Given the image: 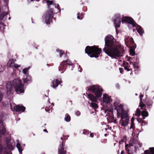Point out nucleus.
<instances>
[{
    "instance_id": "nucleus-20",
    "label": "nucleus",
    "mask_w": 154,
    "mask_h": 154,
    "mask_svg": "<svg viewBox=\"0 0 154 154\" xmlns=\"http://www.w3.org/2000/svg\"><path fill=\"white\" fill-rule=\"evenodd\" d=\"M5 131L6 129L2 121H0V134H3Z\"/></svg>"
},
{
    "instance_id": "nucleus-12",
    "label": "nucleus",
    "mask_w": 154,
    "mask_h": 154,
    "mask_svg": "<svg viewBox=\"0 0 154 154\" xmlns=\"http://www.w3.org/2000/svg\"><path fill=\"white\" fill-rule=\"evenodd\" d=\"M7 66L13 69L14 68H17L20 66V65L15 64L13 60L12 59L9 60L7 63Z\"/></svg>"
},
{
    "instance_id": "nucleus-9",
    "label": "nucleus",
    "mask_w": 154,
    "mask_h": 154,
    "mask_svg": "<svg viewBox=\"0 0 154 154\" xmlns=\"http://www.w3.org/2000/svg\"><path fill=\"white\" fill-rule=\"evenodd\" d=\"M67 64L69 65H73L72 63L68 59L66 61L63 60L60 65L58 69L61 73H63L65 71Z\"/></svg>"
},
{
    "instance_id": "nucleus-55",
    "label": "nucleus",
    "mask_w": 154,
    "mask_h": 154,
    "mask_svg": "<svg viewBox=\"0 0 154 154\" xmlns=\"http://www.w3.org/2000/svg\"><path fill=\"white\" fill-rule=\"evenodd\" d=\"M116 86L118 88V87L119 86V85L118 84H117L116 85Z\"/></svg>"
},
{
    "instance_id": "nucleus-13",
    "label": "nucleus",
    "mask_w": 154,
    "mask_h": 154,
    "mask_svg": "<svg viewBox=\"0 0 154 154\" xmlns=\"http://www.w3.org/2000/svg\"><path fill=\"white\" fill-rule=\"evenodd\" d=\"M65 146V143L63 141L62 142V145H60L58 149V154H66V151L64 150V146Z\"/></svg>"
},
{
    "instance_id": "nucleus-47",
    "label": "nucleus",
    "mask_w": 154,
    "mask_h": 154,
    "mask_svg": "<svg viewBox=\"0 0 154 154\" xmlns=\"http://www.w3.org/2000/svg\"><path fill=\"white\" fill-rule=\"evenodd\" d=\"M134 117H132L131 119V123H134Z\"/></svg>"
},
{
    "instance_id": "nucleus-39",
    "label": "nucleus",
    "mask_w": 154,
    "mask_h": 154,
    "mask_svg": "<svg viewBox=\"0 0 154 154\" xmlns=\"http://www.w3.org/2000/svg\"><path fill=\"white\" fill-rule=\"evenodd\" d=\"M134 128L135 125L134 123H131V126L129 128L130 129H132L133 130H134Z\"/></svg>"
},
{
    "instance_id": "nucleus-25",
    "label": "nucleus",
    "mask_w": 154,
    "mask_h": 154,
    "mask_svg": "<svg viewBox=\"0 0 154 154\" xmlns=\"http://www.w3.org/2000/svg\"><path fill=\"white\" fill-rule=\"evenodd\" d=\"M55 2V1L54 0L50 1L49 0H46V2L47 3L48 8H49L50 5L53 4L54 5Z\"/></svg>"
},
{
    "instance_id": "nucleus-2",
    "label": "nucleus",
    "mask_w": 154,
    "mask_h": 154,
    "mask_svg": "<svg viewBox=\"0 0 154 154\" xmlns=\"http://www.w3.org/2000/svg\"><path fill=\"white\" fill-rule=\"evenodd\" d=\"M113 104L115 107V109L117 111V117H121L119 124L124 127L127 126L129 123V119L127 112L124 110L123 105L117 101L114 102Z\"/></svg>"
},
{
    "instance_id": "nucleus-58",
    "label": "nucleus",
    "mask_w": 154,
    "mask_h": 154,
    "mask_svg": "<svg viewBox=\"0 0 154 154\" xmlns=\"http://www.w3.org/2000/svg\"><path fill=\"white\" fill-rule=\"evenodd\" d=\"M121 142H123V140H121Z\"/></svg>"
},
{
    "instance_id": "nucleus-57",
    "label": "nucleus",
    "mask_w": 154,
    "mask_h": 154,
    "mask_svg": "<svg viewBox=\"0 0 154 154\" xmlns=\"http://www.w3.org/2000/svg\"><path fill=\"white\" fill-rule=\"evenodd\" d=\"M63 137H61L60 138L61 140H63Z\"/></svg>"
},
{
    "instance_id": "nucleus-4",
    "label": "nucleus",
    "mask_w": 154,
    "mask_h": 154,
    "mask_svg": "<svg viewBox=\"0 0 154 154\" xmlns=\"http://www.w3.org/2000/svg\"><path fill=\"white\" fill-rule=\"evenodd\" d=\"M103 51L112 58H119L121 56L120 49L116 45L108 48L105 47Z\"/></svg>"
},
{
    "instance_id": "nucleus-34",
    "label": "nucleus",
    "mask_w": 154,
    "mask_h": 154,
    "mask_svg": "<svg viewBox=\"0 0 154 154\" xmlns=\"http://www.w3.org/2000/svg\"><path fill=\"white\" fill-rule=\"evenodd\" d=\"M59 53V55L60 57H61L64 54V52L63 50H60L59 49H57L56 50Z\"/></svg>"
},
{
    "instance_id": "nucleus-5",
    "label": "nucleus",
    "mask_w": 154,
    "mask_h": 154,
    "mask_svg": "<svg viewBox=\"0 0 154 154\" xmlns=\"http://www.w3.org/2000/svg\"><path fill=\"white\" fill-rule=\"evenodd\" d=\"M85 52L91 57H98L101 51V49L99 48L97 46L86 47Z\"/></svg>"
},
{
    "instance_id": "nucleus-11",
    "label": "nucleus",
    "mask_w": 154,
    "mask_h": 154,
    "mask_svg": "<svg viewBox=\"0 0 154 154\" xmlns=\"http://www.w3.org/2000/svg\"><path fill=\"white\" fill-rule=\"evenodd\" d=\"M102 101L103 103H109L111 101H112L111 97L107 94H105L103 95V97L102 99Z\"/></svg>"
},
{
    "instance_id": "nucleus-53",
    "label": "nucleus",
    "mask_w": 154,
    "mask_h": 154,
    "mask_svg": "<svg viewBox=\"0 0 154 154\" xmlns=\"http://www.w3.org/2000/svg\"><path fill=\"white\" fill-rule=\"evenodd\" d=\"M108 129V128L106 126V127L104 129H103V130L104 131V129L105 131H106Z\"/></svg>"
},
{
    "instance_id": "nucleus-62",
    "label": "nucleus",
    "mask_w": 154,
    "mask_h": 154,
    "mask_svg": "<svg viewBox=\"0 0 154 154\" xmlns=\"http://www.w3.org/2000/svg\"><path fill=\"white\" fill-rule=\"evenodd\" d=\"M104 135H105V136H106L107 135V134H104Z\"/></svg>"
},
{
    "instance_id": "nucleus-40",
    "label": "nucleus",
    "mask_w": 154,
    "mask_h": 154,
    "mask_svg": "<svg viewBox=\"0 0 154 154\" xmlns=\"http://www.w3.org/2000/svg\"><path fill=\"white\" fill-rule=\"evenodd\" d=\"M89 133V131L87 129L84 130L83 133L87 135Z\"/></svg>"
},
{
    "instance_id": "nucleus-33",
    "label": "nucleus",
    "mask_w": 154,
    "mask_h": 154,
    "mask_svg": "<svg viewBox=\"0 0 154 154\" xmlns=\"http://www.w3.org/2000/svg\"><path fill=\"white\" fill-rule=\"evenodd\" d=\"M67 116L65 117V120L66 122H69L70 120V117L67 114Z\"/></svg>"
},
{
    "instance_id": "nucleus-10",
    "label": "nucleus",
    "mask_w": 154,
    "mask_h": 154,
    "mask_svg": "<svg viewBox=\"0 0 154 154\" xmlns=\"http://www.w3.org/2000/svg\"><path fill=\"white\" fill-rule=\"evenodd\" d=\"M106 109V110L105 112L106 113V116H107V119L111 121H113L115 119L113 114L112 107H111L109 108H107Z\"/></svg>"
},
{
    "instance_id": "nucleus-59",
    "label": "nucleus",
    "mask_w": 154,
    "mask_h": 154,
    "mask_svg": "<svg viewBox=\"0 0 154 154\" xmlns=\"http://www.w3.org/2000/svg\"><path fill=\"white\" fill-rule=\"evenodd\" d=\"M11 109H12V106H11Z\"/></svg>"
},
{
    "instance_id": "nucleus-24",
    "label": "nucleus",
    "mask_w": 154,
    "mask_h": 154,
    "mask_svg": "<svg viewBox=\"0 0 154 154\" xmlns=\"http://www.w3.org/2000/svg\"><path fill=\"white\" fill-rule=\"evenodd\" d=\"M30 67H29L28 68L24 69L22 71V73L23 75V76H26L29 75L28 70L29 69Z\"/></svg>"
},
{
    "instance_id": "nucleus-44",
    "label": "nucleus",
    "mask_w": 154,
    "mask_h": 154,
    "mask_svg": "<svg viewBox=\"0 0 154 154\" xmlns=\"http://www.w3.org/2000/svg\"><path fill=\"white\" fill-rule=\"evenodd\" d=\"M45 110L47 112H49L50 111V109L48 107H46L45 108Z\"/></svg>"
},
{
    "instance_id": "nucleus-41",
    "label": "nucleus",
    "mask_w": 154,
    "mask_h": 154,
    "mask_svg": "<svg viewBox=\"0 0 154 154\" xmlns=\"http://www.w3.org/2000/svg\"><path fill=\"white\" fill-rule=\"evenodd\" d=\"M133 66L134 67L135 71L136 70H137L138 68L139 67L138 66H136V65H134V64H133Z\"/></svg>"
},
{
    "instance_id": "nucleus-28",
    "label": "nucleus",
    "mask_w": 154,
    "mask_h": 154,
    "mask_svg": "<svg viewBox=\"0 0 154 154\" xmlns=\"http://www.w3.org/2000/svg\"><path fill=\"white\" fill-rule=\"evenodd\" d=\"M3 88L2 86H0V102L2 100L3 96Z\"/></svg>"
},
{
    "instance_id": "nucleus-46",
    "label": "nucleus",
    "mask_w": 154,
    "mask_h": 154,
    "mask_svg": "<svg viewBox=\"0 0 154 154\" xmlns=\"http://www.w3.org/2000/svg\"><path fill=\"white\" fill-rule=\"evenodd\" d=\"M75 113H76V115L77 116H79L80 115V112L79 111H76V112H75Z\"/></svg>"
},
{
    "instance_id": "nucleus-54",
    "label": "nucleus",
    "mask_w": 154,
    "mask_h": 154,
    "mask_svg": "<svg viewBox=\"0 0 154 154\" xmlns=\"http://www.w3.org/2000/svg\"><path fill=\"white\" fill-rule=\"evenodd\" d=\"M43 131H44V132H48V131H47V130L46 129H44L43 130Z\"/></svg>"
},
{
    "instance_id": "nucleus-23",
    "label": "nucleus",
    "mask_w": 154,
    "mask_h": 154,
    "mask_svg": "<svg viewBox=\"0 0 154 154\" xmlns=\"http://www.w3.org/2000/svg\"><path fill=\"white\" fill-rule=\"evenodd\" d=\"M149 150H147L144 151L145 154H154V147L150 148Z\"/></svg>"
},
{
    "instance_id": "nucleus-64",
    "label": "nucleus",
    "mask_w": 154,
    "mask_h": 154,
    "mask_svg": "<svg viewBox=\"0 0 154 154\" xmlns=\"http://www.w3.org/2000/svg\"><path fill=\"white\" fill-rule=\"evenodd\" d=\"M30 0L31 1H33L34 0Z\"/></svg>"
},
{
    "instance_id": "nucleus-45",
    "label": "nucleus",
    "mask_w": 154,
    "mask_h": 154,
    "mask_svg": "<svg viewBox=\"0 0 154 154\" xmlns=\"http://www.w3.org/2000/svg\"><path fill=\"white\" fill-rule=\"evenodd\" d=\"M141 122L142 123V125H144L146 123V122L143 120H142Z\"/></svg>"
},
{
    "instance_id": "nucleus-36",
    "label": "nucleus",
    "mask_w": 154,
    "mask_h": 154,
    "mask_svg": "<svg viewBox=\"0 0 154 154\" xmlns=\"http://www.w3.org/2000/svg\"><path fill=\"white\" fill-rule=\"evenodd\" d=\"M140 111L139 109H137L135 113V115L137 116H139L140 115Z\"/></svg>"
},
{
    "instance_id": "nucleus-42",
    "label": "nucleus",
    "mask_w": 154,
    "mask_h": 154,
    "mask_svg": "<svg viewBox=\"0 0 154 154\" xmlns=\"http://www.w3.org/2000/svg\"><path fill=\"white\" fill-rule=\"evenodd\" d=\"M53 5L54 6L55 8H57L58 9H60V7L58 4L54 3Z\"/></svg>"
},
{
    "instance_id": "nucleus-35",
    "label": "nucleus",
    "mask_w": 154,
    "mask_h": 154,
    "mask_svg": "<svg viewBox=\"0 0 154 154\" xmlns=\"http://www.w3.org/2000/svg\"><path fill=\"white\" fill-rule=\"evenodd\" d=\"M153 103L152 101L151 100H149L146 103V104L148 106L151 105Z\"/></svg>"
},
{
    "instance_id": "nucleus-50",
    "label": "nucleus",
    "mask_w": 154,
    "mask_h": 154,
    "mask_svg": "<svg viewBox=\"0 0 154 154\" xmlns=\"http://www.w3.org/2000/svg\"><path fill=\"white\" fill-rule=\"evenodd\" d=\"M68 136H64L63 139L65 140H66L67 139V137H68Z\"/></svg>"
},
{
    "instance_id": "nucleus-48",
    "label": "nucleus",
    "mask_w": 154,
    "mask_h": 154,
    "mask_svg": "<svg viewBox=\"0 0 154 154\" xmlns=\"http://www.w3.org/2000/svg\"><path fill=\"white\" fill-rule=\"evenodd\" d=\"M119 69L120 72L121 73H122L123 71V69L122 68H119Z\"/></svg>"
},
{
    "instance_id": "nucleus-14",
    "label": "nucleus",
    "mask_w": 154,
    "mask_h": 154,
    "mask_svg": "<svg viewBox=\"0 0 154 154\" xmlns=\"http://www.w3.org/2000/svg\"><path fill=\"white\" fill-rule=\"evenodd\" d=\"M125 43L127 46H128L129 44H132L134 43L132 38L131 37L128 36H125Z\"/></svg>"
},
{
    "instance_id": "nucleus-37",
    "label": "nucleus",
    "mask_w": 154,
    "mask_h": 154,
    "mask_svg": "<svg viewBox=\"0 0 154 154\" xmlns=\"http://www.w3.org/2000/svg\"><path fill=\"white\" fill-rule=\"evenodd\" d=\"M130 54L131 56H134L135 55V52L132 49L130 50Z\"/></svg>"
},
{
    "instance_id": "nucleus-3",
    "label": "nucleus",
    "mask_w": 154,
    "mask_h": 154,
    "mask_svg": "<svg viewBox=\"0 0 154 154\" xmlns=\"http://www.w3.org/2000/svg\"><path fill=\"white\" fill-rule=\"evenodd\" d=\"M7 93L8 95H10L12 92L13 88L15 89L18 94L24 93V85L22 84L21 80L18 79H14L12 81L8 82L7 84Z\"/></svg>"
},
{
    "instance_id": "nucleus-63",
    "label": "nucleus",
    "mask_w": 154,
    "mask_h": 154,
    "mask_svg": "<svg viewBox=\"0 0 154 154\" xmlns=\"http://www.w3.org/2000/svg\"><path fill=\"white\" fill-rule=\"evenodd\" d=\"M10 18H10V17L8 19L9 20H10Z\"/></svg>"
},
{
    "instance_id": "nucleus-61",
    "label": "nucleus",
    "mask_w": 154,
    "mask_h": 154,
    "mask_svg": "<svg viewBox=\"0 0 154 154\" xmlns=\"http://www.w3.org/2000/svg\"><path fill=\"white\" fill-rule=\"evenodd\" d=\"M135 95L136 96H137V93L135 94Z\"/></svg>"
},
{
    "instance_id": "nucleus-38",
    "label": "nucleus",
    "mask_w": 154,
    "mask_h": 154,
    "mask_svg": "<svg viewBox=\"0 0 154 154\" xmlns=\"http://www.w3.org/2000/svg\"><path fill=\"white\" fill-rule=\"evenodd\" d=\"M79 13L77 14V18L79 19L82 20L83 17V14L82 13L81 14V15L80 16H79Z\"/></svg>"
},
{
    "instance_id": "nucleus-51",
    "label": "nucleus",
    "mask_w": 154,
    "mask_h": 154,
    "mask_svg": "<svg viewBox=\"0 0 154 154\" xmlns=\"http://www.w3.org/2000/svg\"><path fill=\"white\" fill-rule=\"evenodd\" d=\"M137 121L139 122H141V121L142 120L141 119H140V118H139V119H137Z\"/></svg>"
},
{
    "instance_id": "nucleus-6",
    "label": "nucleus",
    "mask_w": 154,
    "mask_h": 154,
    "mask_svg": "<svg viewBox=\"0 0 154 154\" xmlns=\"http://www.w3.org/2000/svg\"><path fill=\"white\" fill-rule=\"evenodd\" d=\"M54 14L53 10L52 9H50L44 14L43 18L47 24L48 25L50 24L52 22L53 19L55 20V18L53 17Z\"/></svg>"
},
{
    "instance_id": "nucleus-7",
    "label": "nucleus",
    "mask_w": 154,
    "mask_h": 154,
    "mask_svg": "<svg viewBox=\"0 0 154 154\" xmlns=\"http://www.w3.org/2000/svg\"><path fill=\"white\" fill-rule=\"evenodd\" d=\"M88 90L94 93L97 97H101L103 91L102 89L98 85H93L88 88Z\"/></svg>"
},
{
    "instance_id": "nucleus-49",
    "label": "nucleus",
    "mask_w": 154,
    "mask_h": 154,
    "mask_svg": "<svg viewBox=\"0 0 154 154\" xmlns=\"http://www.w3.org/2000/svg\"><path fill=\"white\" fill-rule=\"evenodd\" d=\"M90 136L91 137H94V134L93 133H91L90 134Z\"/></svg>"
},
{
    "instance_id": "nucleus-27",
    "label": "nucleus",
    "mask_w": 154,
    "mask_h": 154,
    "mask_svg": "<svg viewBox=\"0 0 154 154\" xmlns=\"http://www.w3.org/2000/svg\"><path fill=\"white\" fill-rule=\"evenodd\" d=\"M143 117H147L149 115V114L148 112L146 111V109H145L144 110H143L141 114Z\"/></svg>"
},
{
    "instance_id": "nucleus-56",
    "label": "nucleus",
    "mask_w": 154,
    "mask_h": 154,
    "mask_svg": "<svg viewBox=\"0 0 154 154\" xmlns=\"http://www.w3.org/2000/svg\"><path fill=\"white\" fill-rule=\"evenodd\" d=\"M130 64H131H131H132L133 65V63H132V62H130Z\"/></svg>"
},
{
    "instance_id": "nucleus-15",
    "label": "nucleus",
    "mask_w": 154,
    "mask_h": 154,
    "mask_svg": "<svg viewBox=\"0 0 154 154\" xmlns=\"http://www.w3.org/2000/svg\"><path fill=\"white\" fill-rule=\"evenodd\" d=\"M17 143L16 144V147L18 150L20 154H22V152L23 149V147L25 146V144H23L21 145L20 143L18 140H17Z\"/></svg>"
},
{
    "instance_id": "nucleus-16",
    "label": "nucleus",
    "mask_w": 154,
    "mask_h": 154,
    "mask_svg": "<svg viewBox=\"0 0 154 154\" xmlns=\"http://www.w3.org/2000/svg\"><path fill=\"white\" fill-rule=\"evenodd\" d=\"M14 108L17 112H23L25 109V108L22 105H18L16 106H14Z\"/></svg>"
},
{
    "instance_id": "nucleus-17",
    "label": "nucleus",
    "mask_w": 154,
    "mask_h": 154,
    "mask_svg": "<svg viewBox=\"0 0 154 154\" xmlns=\"http://www.w3.org/2000/svg\"><path fill=\"white\" fill-rule=\"evenodd\" d=\"M62 82L61 81H59L57 79L53 80L51 83V86L53 88H56Z\"/></svg>"
},
{
    "instance_id": "nucleus-22",
    "label": "nucleus",
    "mask_w": 154,
    "mask_h": 154,
    "mask_svg": "<svg viewBox=\"0 0 154 154\" xmlns=\"http://www.w3.org/2000/svg\"><path fill=\"white\" fill-rule=\"evenodd\" d=\"M131 146H134L136 148H137L139 147H141L142 146L141 144L140 143L139 141L137 140L134 141L133 144L131 145Z\"/></svg>"
},
{
    "instance_id": "nucleus-19",
    "label": "nucleus",
    "mask_w": 154,
    "mask_h": 154,
    "mask_svg": "<svg viewBox=\"0 0 154 154\" xmlns=\"http://www.w3.org/2000/svg\"><path fill=\"white\" fill-rule=\"evenodd\" d=\"M0 154H12L9 153L8 150L5 148H3L2 145L0 144Z\"/></svg>"
},
{
    "instance_id": "nucleus-1",
    "label": "nucleus",
    "mask_w": 154,
    "mask_h": 154,
    "mask_svg": "<svg viewBox=\"0 0 154 154\" xmlns=\"http://www.w3.org/2000/svg\"><path fill=\"white\" fill-rule=\"evenodd\" d=\"M115 17L113 21L116 29L117 28L120 27V25L122 21V23L124 22L128 23V24L129 27H136L137 31L140 35L142 36L143 33H144V31L142 27L137 24L131 17H124L123 15H121L119 14H115Z\"/></svg>"
},
{
    "instance_id": "nucleus-18",
    "label": "nucleus",
    "mask_w": 154,
    "mask_h": 154,
    "mask_svg": "<svg viewBox=\"0 0 154 154\" xmlns=\"http://www.w3.org/2000/svg\"><path fill=\"white\" fill-rule=\"evenodd\" d=\"M23 79L24 83H29L32 81L31 78L29 75L26 76H23Z\"/></svg>"
},
{
    "instance_id": "nucleus-21",
    "label": "nucleus",
    "mask_w": 154,
    "mask_h": 154,
    "mask_svg": "<svg viewBox=\"0 0 154 154\" xmlns=\"http://www.w3.org/2000/svg\"><path fill=\"white\" fill-rule=\"evenodd\" d=\"M88 97L90 100L92 101V102H97V99L96 97L92 94L88 95Z\"/></svg>"
},
{
    "instance_id": "nucleus-43",
    "label": "nucleus",
    "mask_w": 154,
    "mask_h": 154,
    "mask_svg": "<svg viewBox=\"0 0 154 154\" xmlns=\"http://www.w3.org/2000/svg\"><path fill=\"white\" fill-rule=\"evenodd\" d=\"M4 70V68L2 66L0 65V72L3 71Z\"/></svg>"
},
{
    "instance_id": "nucleus-32",
    "label": "nucleus",
    "mask_w": 154,
    "mask_h": 154,
    "mask_svg": "<svg viewBox=\"0 0 154 154\" xmlns=\"http://www.w3.org/2000/svg\"><path fill=\"white\" fill-rule=\"evenodd\" d=\"M8 13L7 12H4L2 13L0 17V20H2L4 17V16L8 14Z\"/></svg>"
},
{
    "instance_id": "nucleus-8",
    "label": "nucleus",
    "mask_w": 154,
    "mask_h": 154,
    "mask_svg": "<svg viewBox=\"0 0 154 154\" xmlns=\"http://www.w3.org/2000/svg\"><path fill=\"white\" fill-rule=\"evenodd\" d=\"M105 45L106 46V48L112 47L116 45L114 42V38L113 36L111 35H108L106 36L105 38Z\"/></svg>"
},
{
    "instance_id": "nucleus-31",
    "label": "nucleus",
    "mask_w": 154,
    "mask_h": 154,
    "mask_svg": "<svg viewBox=\"0 0 154 154\" xmlns=\"http://www.w3.org/2000/svg\"><path fill=\"white\" fill-rule=\"evenodd\" d=\"M140 103L139 104V106L140 107L141 109H143V107L145 106V105L142 103V98H140Z\"/></svg>"
},
{
    "instance_id": "nucleus-60",
    "label": "nucleus",
    "mask_w": 154,
    "mask_h": 154,
    "mask_svg": "<svg viewBox=\"0 0 154 154\" xmlns=\"http://www.w3.org/2000/svg\"><path fill=\"white\" fill-rule=\"evenodd\" d=\"M145 117H143V119H145Z\"/></svg>"
},
{
    "instance_id": "nucleus-30",
    "label": "nucleus",
    "mask_w": 154,
    "mask_h": 154,
    "mask_svg": "<svg viewBox=\"0 0 154 154\" xmlns=\"http://www.w3.org/2000/svg\"><path fill=\"white\" fill-rule=\"evenodd\" d=\"M9 139L8 138V140H6V143L8 148L9 149H11L12 146L9 142Z\"/></svg>"
},
{
    "instance_id": "nucleus-52",
    "label": "nucleus",
    "mask_w": 154,
    "mask_h": 154,
    "mask_svg": "<svg viewBox=\"0 0 154 154\" xmlns=\"http://www.w3.org/2000/svg\"><path fill=\"white\" fill-rule=\"evenodd\" d=\"M140 98H143V94H142L141 93L140 94Z\"/></svg>"
},
{
    "instance_id": "nucleus-29",
    "label": "nucleus",
    "mask_w": 154,
    "mask_h": 154,
    "mask_svg": "<svg viewBox=\"0 0 154 154\" xmlns=\"http://www.w3.org/2000/svg\"><path fill=\"white\" fill-rule=\"evenodd\" d=\"M95 103L96 102H91L90 105V106L94 108H97L98 107V106L97 104Z\"/></svg>"
},
{
    "instance_id": "nucleus-26",
    "label": "nucleus",
    "mask_w": 154,
    "mask_h": 154,
    "mask_svg": "<svg viewBox=\"0 0 154 154\" xmlns=\"http://www.w3.org/2000/svg\"><path fill=\"white\" fill-rule=\"evenodd\" d=\"M124 68L125 69L127 70L128 71L132 70V69L130 67V66L128 63L125 64L124 65Z\"/></svg>"
}]
</instances>
